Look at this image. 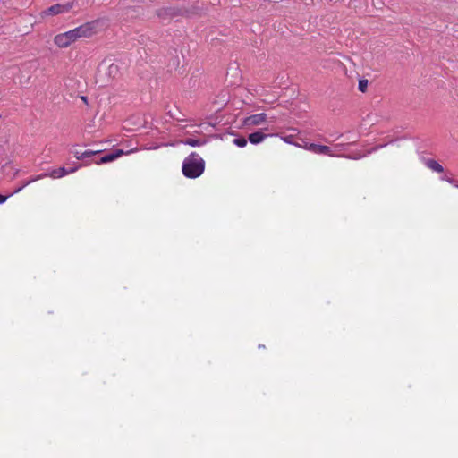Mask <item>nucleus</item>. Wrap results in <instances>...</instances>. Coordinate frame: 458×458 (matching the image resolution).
I'll use <instances>...</instances> for the list:
<instances>
[{
    "instance_id": "obj_1",
    "label": "nucleus",
    "mask_w": 458,
    "mask_h": 458,
    "mask_svg": "<svg viewBox=\"0 0 458 458\" xmlns=\"http://www.w3.org/2000/svg\"><path fill=\"white\" fill-rule=\"evenodd\" d=\"M94 33V24L87 22L74 30L58 34L55 37L54 42L59 47H67L80 38H89Z\"/></svg>"
},
{
    "instance_id": "obj_2",
    "label": "nucleus",
    "mask_w": 458,
    "mask_h": 458,
    "mask_svg": "<svg viewBox=\"0 0 458 458\" xmlns=\"http://www.w3.org/2000/svg\"><path fill=\"white\" fill-rule=\"evenodd\" d=\"M205 169V161L195 152L188 156L182 163V174L185 177L195 179L200 176Z\"/></svg>"
},
{
    "instance_id": "obj_3",
    "label": "nucleus",
    "mask_w": 458,
    "mask_h": 458,
    "mask_svg": "<svg viewBox=\"0 0 458 458\" xmlns=\"http://www.w3.org/2000/svg\"><path fill=\"white\" fill-rule=\"evenodd\" d=\"M102 68H103V64H100L98 67V72L96 74V81L99 82L101 84H105V83L108 82L110 81V79L115 78L119 74V66L113 63V64H109L106 68V74H107L108 78L106 80H105L104 78H102V74H101Z\"/></svg>"
},
{
    "instance_id": "obj_4",
    "label": "nucleus",
    "mask_w": 458,
    "mask_h": 458,
    "mask_svg": "<svg viewBox=\"0 0 458 458\" xmlns=\"http://www.w3.org/2000/svg\"><path fill=\"white\" fill-rule=\"evenodd\" d=\"M304 148L307 150H310L311 152H314L316 154H322V155H329L331 156V149L329 147L325 145H319L315 143H306L304 146Z\"/></svg>"
},
{
    "instance_id": "obj_5",
    "label": "nucleus",
    "mask_w": 458,
    "mask_h": 458,
    "mask_svg": "<svg viewBox=\"0 0 458 458\" xmlns=\"http://www.w3.org/2000/svg\"><path fill=\"white\" fill-rule=\"evenodd\" d=\"M71 8H72V4H54V5L50 6V7H48L47 9H46L44 11V13L47 14V15H56V14H59V13L67 12Z\"/></svg>"
},
{
    "instance_id": "obj_6",
    "label": "nucleus",
    "mask_w": 458,
    "mask_h": 458,
    "mask_svg": "<svg viewBox=\"0 0 458 458\" xmlns=\"http://www.w3.org/2000/svg\"><path fill=\"white\" fill-rule=\"evenodd\" d=\"M179 11L174 7H165L157 10V15L163 20L171 19L178 15Z\"/></svg>"
},
{
    "instance_id": "obj_7",
    "label": "nucleus",
    "mask_w": 458,
    "mask_h": 458,
    "mask_svg": "<svg viewBox=\"0 0 458 458\" xmlns=\"http://www.w3.org/2000/svg\"><path fill=\"white\" fill-rule=\"evenodd\" d=\"M267 119V115L264 113L252 114L250 116H248L244 119V124L249 125H259L265 122Z\"/></svg>"
},
{
    "instance_id": "obj_8",
    "label": "nucleus",
    "mask_w": 458,
    "mask_h": 458,
    "mask_svg": "<svg viewBox=\"0 0 458 458\" xmlns=\"http://www.w3.org/2000/svg\"><path fill=\"white\" fill-rule=\"evenodd\" d=\"M123 155V151L122 149H116L113 153L105 155L96 163L97 164L108 163V162L114 161V159H116L117 157H120Z\"/></svg>"
},
{
    "instance_id": "obj_9",
    "label": "nucleus",
    "mask_w": 458,
    "mask_h": 458,
    "mask_svg": "<svg viewBox=\"0 0 458 458\" xmlns=\"http://www.w3.org/2000/svg\"><path fill=\"white\" fill-rule=\"evenodd\" d=\"M77 169H78V167H72L69 170L66 169L65 167H60L58 169L53 170L49 175L53 178H60L66 174H69L71 173L77 171Z\"/></svg>"
},
{
    "instance_id": "obj_10",
    "label": "nucleus",
    "mask_w": 458,
    "mask_h": 458,
    "mask_svg": "<svg viewBox=\"0 0 458 458\" xmlns=\"http://www.w3.org/2000/svg\"><path fill=\"white\" fill-rule=\"evenodd\" d=\"M267 138V135L261 131H255L250 133L248 137V140L251 144H259L262 142Z\"/></svg>"
},
{
    "instance_id": "obj_11",
    "label": "nucleus",
    "mask_w": 458,
    "mask_h": 458,
    "mask_svg": "<svg viewBox=\"0 0 458 458\" xmlns=\"http://www.w3.org/2000/svg\"><path fill=\"white\" fill-rule=\"evenodd\" d=\"M425 165L431 170L435 171V172H437V173H442L444 172V167L438 163L437 162L436 160L434 159H426L425 160Z\"/></svg>"
},
{
    "instance_id": "obj_12",
    "label": "nucleus",
    "mask_w": 458,
    "mask_h": 458,
    "mask_svg": "<svg viewBox=\"0 0 458 458\" xmlns=\"http://www.w3.org/2000/svg\"><path fill=\"white\" fill-rule=\"evenodd\" d=\"M100 153V151L97 150V151H92V150H86L84 151L83 153H80L78 151L74 152V156L75 157L78 159V160H82V159H85V158H89L96 154H98Z\"/></svg>"
},
{
    "instance_id": "obj_13",
    "label": "nucleus",
    "mask_w": 458,
    "mask_h": 458,
    "mask_svg": "<svg viewBox=\"0 0 458 458\" xmlns=\"http://www.w3.org/2000/svg\"><path fill=\"white\" fill-rule=\"evenodd\" d=\"M185 145H190L191 147L201 146L205 143V140L199 139H192L187 138L182 141Z\"/></svg>"
},
{
    "instance_id": "obj_14",
    "label": "nucleus",
    "mask_w": 458,
    "mask_h": 458,
    "mask_svg": "<svg viewBox=\"0 0 458 458\" xmlns=\"http://www.w3.org/2000/svg\"><path fill=\"white\" fill-rule=\"evenodd\" d=\"M233 143L238 147L243 148L247 145V140L244 137L235 138Z\"/></svg>"
},
{
    "instance_id": "obj_15",
    "label": "nucleus",
    "mask_w": 458,
    "mask_h": 458,
    "mask_svg": "<svg viewBox=\"0 0 458 458\" xmlns=\"http://www.w3.org/2000/svg\"><path fill=\"white\" fill-rule=\"evenodd\" d=\"M43 176H44V175H42V174H41V175H38V176H37V177H35V178H32V179H30V180H29V181H27V182H23L21 186H20L17 190H15V191H14V192H19V191H20L21 190H22L25 186L29 185L30 183H31V182H35V181H37V180H38V179H40V178H42Z\"/></svg>"
},
{
    "instance_id": "obj_16",
    "label": "nucleus",
    "mask_w": 458,
    "mask_h": 458,
    "mask_svg": "<svg viewBox=\"0 0 458 458\" xmlns=\"http://www.w3.org/2000/svg\"><path fill=\"white\" fill-rule=\"evenodd\" d=\"M368 88V80H360L359 81V89L361 91V92H365L366 89Z\"/></svg>"
},
{
    "instance_id": "obj_17",
    "label": "nucleus",
    "mask_w": 458,
    "mask_h": 458,
    "mask_svg": "<svg viewBox=\"0 0 458 458\" xmlns=\"http://www.w3.org/2000/svg\"><path fill=\"white\" fill-rule=\"evenodd\" d=\"M449 183L453 184L454 186H455L456 188H458V182L452 179V178H446L445 179Z\"/></svg>"
},
{
    "instance_id": "obj_18",
    "label": "nucleus",
    "mask_w": 458,
    "mask_h": 458,
    "mask_svg": "<svg viewBox=\"0 0 458 458\" xmlns=\"http://www.w3.org/2000/svg\"><path fill=\"white\" fill-rule=\"evenodd\" d=\"M7 197L0 194V204L4 203L6 200Z\"/></svg>"
},
{
    "instance_id": "obj_19",
    "label": "nucleus",
    "mask_w": 458,
    "mask_h": 458,
    "mask_svg": "<svg viewBox=\"0 0 458 458\" xmlns=\"http://www.w3.org/2000/svg\"><path fill=\"white\" fill-rule=\"evenodd\" d=\"M81 99H82L84 102H87V98H86V97H81Z\"/></svg>"
}]
</instances>
